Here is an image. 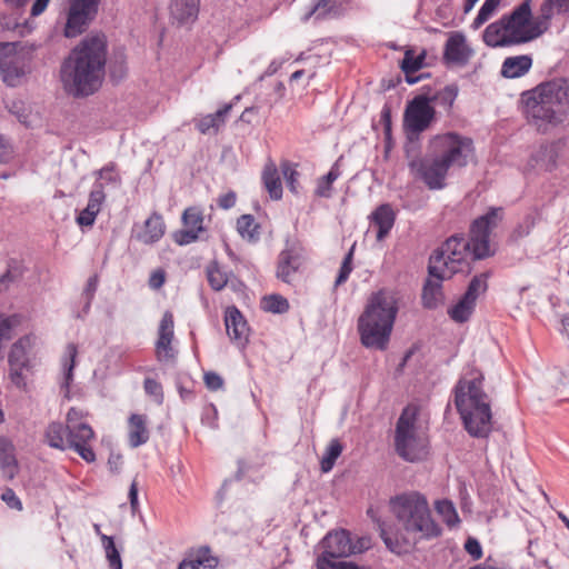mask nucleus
<instances>
[{
    "label": "nucleus",
    "mask_w": 569,
    "mask_h": 569,
    "mask_svg": "<svg viewBox=\"0 0 569 569\" xmlns=\"http://www.w3.org/2000/svg\"><path fill=\"white\" fill-rule=\"evenodd\" d=\"M390 510L398 530L389 532L379 523L380 537L386 547L397 555L410 552L418 541L441 536V527L432 519L427 498L418 491L400 493L390 499Z\"/></svg>",
    "instance_id": "obj_1"
},
{
    "label": "nucleus",
    "mask_w": 569,
    "mask_h": 569,
    "mask_svg": "<svg viewBox=\"0 0 569 569\" xmlns=\"http://www.w3.org/2000/svg\"><path fill=\"white\" fill-rule=\"evenodd\" d=\"M106 62V37L87 36L61 64L60 78L66 92L73 97L94 93L101 87Z\"/></svg>",
    "instance_id": "obj_2"
},
{
    "label": "nucleus",
    "mask_w": 569,
    "mask_h": 569,
    "mask_svg": "<svg viewBox=\"0 0 569 569\" xmlns=\"http://www.w3.org/2000/svg\"><path fill=\"white\" fill-rule=\"evenodd\" d=\"M528 122L540 132L562 123L569 110V80L552 79L521 94Z\"/></svg>",
    "instance_id": "obj_3"
},
{
    "label": "nucleus",
    "mask_w": 569,
    "mask_h": 569,
    "mask_svg": "<svg viewBox=\"0 0 569 569\" xmlns=\"http://www.w3.org/2000/svg\"><path fill=\"white\" fill-rule=\"evenodd\" d=\"M483 375L472 370L455 387V406L465 429L473 438H488L492 431L491 399L483 390Z\"/></svg>",
    "instance_id": "obj_4"
},
{
    "label": "nucleus",
    "mask_w": 569,
    "mask_h": 569,
    "mask_svg": "<svg viewBox=\"0 0 569 569\" xmlns=\"http://www.w3.org/2000/svg\"><path fill=\"white\" fill-rule=\"evenodd\" d=\"M397 313L398 301L392 290L383 288L371 293L358 318L361 343L369 349L386 350Z\"/></svg>",
    "instance_id": "obj_5"
},
{
    "label": "nucleus",
    "mask_w": 569,
    "mask_h": 569,
    "mask_svg": "<svg viewBox=\"0 0 569 569\" xmlns=\"http://www.w3.org/2000/svg\"><path fill=\"white\" fill-rule=\"evenodd\" d=\"M419 409L415 405L407 406L396 425L395 447L402 459L415 462L428 453V439L417 427Z\"/></svg>",
    "instance_id": "obj_6"
},
{
    "label": "nucleus",
    "mask_w": 569,
    "mask_h": 569,
    "mask_svg": "<svg viewBox=\"0 0 569 569\" xmlns=\"http://www.w3.org/2000/svg\"><path fill=\"white\" fill-rule=\"evenodd\" d=\"M472 140L457 133L436 136L430 141V152L449 168L465 167L472 156Z\"/></svg>",
    "instance_id": "obj_7"
},
{
    "label": "nucleus",
    "mask_w": 569,
    "mask_h": 569,
    "mask_svg": "<svg viewBox=\"0 0 569 569\" xmlns=\"http://www.w3.org/2000/svg\"><path fill=\"white\" fill-rule=\"evenodd\" d=\"M502 217V208H490L486 214L473 220L470 226L469 240H467L473 260L485 259L493 253L489 238L491 231L501 222Z\"/></svg>",
    "instance_id": "obj_8"
},
{
    "label": "nucleus",
    "mask_w": 569,
    "mask_h": 569,
    "mask_svg": "<svg viewBox=\"0 0 569 569\" xmlns=\"http://www.w3.org/2000/svg\"><path fill=\"white\" fill-rule=\"evenodd\" d=\"M430 258H438L437 264L446 272L445 276H453L469 268L472 252L463 237L452 236Z\"/></svg>",
    "instance_id": "obj_9"
},
{
    "label": "nucleus",
    "mask_w": 569,
    "mask_h": 569,
    "mask_svg": "<svg viewBox=\"0 0 569 569\" xmlns=\"http://www.w3.org/2000/svg\"><path fill=\"white\" fill-rule=\"evenodd\" d=\"M14 42L0 43V78L8 87H19L30 73L26 56L17 50Z\"/></svg>",
    "instance_id": "obj_10"
},
{
    "label": "nucleus",
    "mask_w": 569,
    "mask_h": 569,
    "mask_svg": "<svg viewBox=\"0 0 569 569\" xmlns=\"http://www.w3.org/2000/svg\"><path fill=\"white\" fill-rule=\"evenodd\" d=\"M98 8L99 0H69L63 36L76 38L83 33L94 20Z\"/></svg>",
    "instance_id": "obj_11"
},
{
    "label": "nucleus",
    "mask_w": 569,
    "mask_h": 569,
    "mask_svg": "<svg viewBox=\"0 0 569 569\" xmlns=\"http://www.w3.org/2000/svg\"><path fill=\"white\" fill-rule=\"evenodd\" d=\"M436 110L429 97L416 96L407 103L403 113V128L409 134H419L427 130L435 120Z\"/></svg>",
    "instance_id": "obj_12"
},
{
    "label": "nucleus",
    "mask_w": 569,
    "mask_h": 569,
    "mask_svg": "<svg viewBox=\"0 0 569 569\" xmlns=\"http://www.w3.org/2000/svg\"><path fill=\"white\" fill-rule=\"evenodd\" d=\"M531 0L521 2L510 14L502 16L512 38H526L521 43L530 42L539 36L533 20H531Z\"/></svg>",
    "instance_id": "obj_13"
},
{
    "label": "nucleus",
    "mask_w": 569,
    "mask_h": 569,
    "mask_svg": "<svg viewBox=\"0 0 569 569\" xmlns=\"http://www.w3.org/2000/svg\"><path fill=\"white\" fill-rule=\"evenodd\" d=\"M438 258H430L428 266L429 277L425 281L422 288L421 300L427 309H436L443 303L445 295L442 292V281L450 279L452 276H445L446 272L440 269L437 262Z\"/></svg>",
    "instance_id": "obj_14"
},
{
    "label": "nucleus",
    "mask_w": 569,
    "mask_h": 569,
    "mask_svg": "<svg viewBox=\"0 0 569 569\" xmlns=\"http://www.w3.org/2000/svg\"><path fill=\"white\" fill-rule=\"evenodd\" d=\"M306 257L303 249L297 244L284 248L278 256L276 276L282 282L292 284L301 273Z\"/></svg>",
    "instance_id": "obj_15"
},
{
    "label": "nucleus",
    "mask_w": 569,
    "mask_h": 569,
    "mask_svg": "<svg viewBox=\"0 0 569 569\" xmlns=\"http://www.w3.org/2000/svg\"><path fill=\"white\" fill-rule=\"evenodd\" d=\"M202 211L197 207H189L182 213L183 229L176 231L172 237L179 246L192 243L204 232Z\"/></svg>",
    "instance_id": "obj_16"
},
{
    "label": "nucleus",
    "mask_w": 569,
    "mask_h": 569,
    "mask_svg": "<svg viewBox=\"0 0 569 569\" xmlns=\"http://www.w3.org/2000/svg\"><path fill=\"white\" fill-rule=\"evenodd\" d=\"M323 552L318 558H325L328 562H337L335 559L348 557L356 552L348 531L339 530L329 532L322 540Z\"/></svg>",
    "instance_id": "obj_17"
},
{
    "label": "nucleus",
    "mask_w": 569,
    "mask_h": 569,
    "mask_svg": "<svg viewBox=\"0 0 569 569\" xmlns=\"http://www.w3.org/2000/svg\"><path fill=\"white\" fill-rule=\"evenodd\" d=\"M449 167L437 156L421 160L418 164V172L421 179L430 189H440L443 187V180L447 176Z\"/></svg>",
    "instance_id": "obj_18"
},
{
    "label": "nucleus",
    "mask_w": 569,
    "mask_h": 569,
    "mask_svg": "<svg viewBox=\"0 0 569 569\" xmlns=\"http://www.w3.org/2000/svg\"><path fill=\"white\" fill-rule=\"evenodd\" d=\"M523 39L525 38H512L502 18L490 23L483 32L485 43L492 48L521 44Z\"/></svg>",
    "instance_id": "obj_19"
},
{
    "label": "nucleus",
    "mask_w": 569,
    "mask_h": 569,
    "mask_svg": "<svg viewBox=\"0 0 569 569\" xmlns=\"http://www.w3.org/2000/svg\"><path fill=\"white\" fill-rule=\"evenodd\" d=\"M224 325L228 336L238 341L244 343L249 336V327L241 312L236 307H229L224 315Z\"/></svg>",
    "instance_id": "obj_20"
},
{
    "label": "nucleus",
    "mask_w": 569,
    "mask_h": 569,
    "mask_svg": "<svg viewBox=\"0 0 569 569\" xmlns=\"http://www.w3.org/2000/svg\"><path fill=\"white\" fill-rule=\"evenodd\" d=\"M0 470L8 480H12L19 471L16 447L6 436H0Z\"/></svg>",
    "instance_id": "obj_21"
},
{
    "label": "nucleus",
    "mask_w": 569,
    "mask_h": 569,
    "mask_svg": "<svg viewBox=\"0 0 569 569\" xmlns=\"http://www.w3.org/2000/svg\"><path fill=\"white\" fill-rule=\"evenodd\" d=\"M200 0H170L171 18L179 24L193 22L199 13Z\"/></svg>",
    "instance_id": "obj_22"
},
{
    "label": "nucleus",
    "mask_w": 569,
    "mask_h": 569,
    "mask_svg": "<svg viewBox=\"0 0 569 569\" xmlns=\"http://www.w3.org/2000/svg\"><path fill=\"white\" fill-rule=\"evenodd\" d=\"M532 66V58L528 54L508 57L501 66V76L508 79L526 74Z\"/></svg>",
    "instance_id": "obj_23"
},
{
    "label": "nucleus",
    "mask_w": 569,
    "mask_h": 569,
    "mask_svg": "<svg viewBox=\"0 0 569 569\" xmlns=\"http://www.w3.org/2000/svg\"><path fill=\"white\" fill-rule=\"evenodd\" d=\"M558 156L556 143L541 144L531 156L532 166L543 171H551L556 167Z\"/></svg>",
    "instance_id": "obj_24"
},
{
    "label": "nucleus",
    "mask_w": 569,
    "mask_h": 569,
    "mask_svg": "<svg viewBox=\"0 0 569 569\" xmlns=\"http://www.w3.org/2000/svg\"><path fill=\"white\" fill-rule=\"evenodd\" d=\"M166 231V224L161 214L153 212L144 222L143 230L138 234V239L146 243L151 244L159 241Z\"/></svg>",
    "instance_id": "obj_25"
},
{
    "label": "nucleus",
    "mask_w": 569,
    "mask_h": 569,
    "mask_svg": "<svg viewBox=\"0 0 569 569\" xmlns=\"http://www.w3.org/2000/svg\"><path fill=\"white\" fill-rule=\"evenodd\" d=\"M231 109L232 104L226 103L217 112L200 118L196 123L197 129L203 134L209 133L211 130L217 132L226 123L227 116Z\"/></svg>",
    "instance_id": "obj_26"
},
{
    "label": "nucleus",
    "mask_w": 569,
    "mask_h": 569,
    "mask_svg": "<svg viewBox=\"0 0 569 569\" xmlns=\"http://www.w3.org/2000/svg\"><path fill=\"white\" fill-rule=\"evenodd\" d=\"M373 223L378 227L377 239L382 240L393 227L396 214L390 204L379 206L372 213Z\"/></svg>",
    "instance_id": "obj_27"
},
{
    "label": "nucleus",
    "mask_w": 569,
    "mask_h": 569,
    "mask_svg": "<svg viewBox=\"0 0 569 569\" xmlns=\"http://www.w3.org/2000/svg\"><path fill=\"white\" fill-rule=\"evenodd\" d=\"M32 348V339L30 337H23L14 342L11 347L8 362L9 366H19L31 368L29 353Z\"/></svg>",
    "instance_id": "obj_28"
},
{
    "label": "nucleus",
    "mask_w": 569,
    "mask_h": 569,
    "mask_svg": "<svg viewBox=\"0 0 569 569\" xmlns=\"http://www.w3.org/2000/svg\"><path fill=\"white\" fill-rule=\"evenodd\" d=\"M425 58V52L419 56H415V52L411 49L406 50L403 59L400 63V68L403 71L406 81L409 84L417 83L422 78V76L413 77L412 73L417 72L423 67Z\"/></svg>",
    "instance_id": "obj_29"
},
{
    "label": "nucleus",
    "mask_w": 569,
    "mask_h": 569,
    "mask_svg": "<svg viewBox=\"0 0 569 569\" xmlns=\"http://www.w3.org/2000/svg\"><path fill=\"white\" fill-rule=\"evenodd\" d=\"M149 439V431L146 427V417L142 415H132L129 419V443L137 448L146 443Z\"/></svg>",
    "instance_id": "obj_30"
},
{
    "label": "nucleus",
    "mask_w": 569,
    "mask_h": 569,
    "mask_svg": "<svg viewBox=\"0 0 569 569\" xmlns=\"http://www.w3.org/2000/svg\"><path fill=\"white\" fill-rule=\"evenodd\" d=\"M46 442L56 449L66 450L68 445V429L61 422H51L46 429Z\"/></svg>",
    "instance_id": "obj_31"
},
{
    "label": "nucleus",
    "mask_w": 569,
    "mask_h": 569,
    "mask_svg": "<svg viewBox=\"0 0 569 569\" xmlns=\"http://www.w3.org/2000/svg\"><path fill=\"white\" fill-rule=\"evenodd\" d=\"M262 180L266 189L268 190L270 197L273 200H279L282 197V186L280 176L278 173L277 167L273 162H269L264 166L262 172Z\"/></svg>",
    "instance_id": "obj_32"
},
{
    "label": "nucleus",
    "mask_w": 569,
    "mask_h": 569,
    "mask_svg": "<svg viewBox=\"0 0 569 569\" xmlns=\"http://www.w3.org/2000/svg\"><path fill=\"white\" fill-rule=\"evenodd\" d=\"M465 39L460 34L450 37L445 47L443 57L447 61L462 63L467 60Z\"/></svg>",
    "instance_id": "obj_33"
},
{
    "label": "nucleus",
    "mask_w": 569,
    "mask_h": 569,
    "mask_svg": "<svg viewBox=\"0 0 569 569\" xmlns=\"http://www.w3.org/2000/svg\"><path fill=\"white\" fill-rule=\"evenodd\" d=\"M476 302L462 296L461 299L448 310V315L456 322H466L475 310Z\"/></svg>",
    "instance_id": "obj_34"
},
{
    "label": "nucleus",
    "mask_w": 569,
    "mask_h": 569,
    "mask_svg": "<svg viewBox=\"0 0 569 569\" xmlns=\"http://www.w3.org/2000/svg\"><path fill=\"white\" fill-rule=\"evenodd\" d=\"M207 279L214 291L222 290L228 283V274L221 270L217 261H211L206 268Z\"/></svg>",
    "instance_id": "obj_35"
},
{
    "label": "nucleus",
    "mask_w": 569,
    "mask_h": 569,
    "mask_svg": "<svg viewBox=\"0 0 569 569\" xmlns=\"http://www.w3.org/2000/svg\"><path fill=\"white\" fill-rule=\"evenodd\" d=\"M93 437L94 432L88 423L72 426L68 429L69 447H72L73 443H88Z\"/></svg>",
    "instance_id": "obj_36"
},
{
    "label": "nucleus",
    "mask_w": 569,
    "mask_h": 569,
    "mask_svg": "<svg viewBox=\"0 0 569 569\" xmlns=\"http://www.w3.org/2000/svg\"><path fill=\"white\" fill-rule=\"evenodd\" d=\"M258 229L259 224L251 214H242L237 220V230L244 239L250 241L257 240L259 236Z\"/></svg>",
    "instance_id": "obj_37"
},
{
    "label": "nucleus",
    "mask_w": 569,
    "mask_h": 569,
    "mask_svg": "<svg viewBox=\"0 0 569 569\" xmlns=\"http://www.w3.org/2000/svg\"><path fill=\"white\" fill-rule=\"evenodd\" d=\"M555 7L552 4L551 0H543V2L540 6V12L537 18L533 19L536 30L538 31L539 36L543 34L550 26V20L553 16Z\"/></svg>",
    "instance_id": "obj_38"
},
{
    "label": "nucleus",
    "mask_w": 569,
    "mask_h": 569,
    "mask_svg": "<svg viewBox=\"0 0 569 569\" xmlns=\"http://www.w3.org/2000/svg\"><path fill=\"white\" fill-rule=\"evenodd\" d=\"M342 452V445L338 439H332L320 461L321 471L329 472L332 470L336 460L340 457Z\"/></svg>",
    "instance_id": "obj_39"
},
{
    "label": "nucleus",
    "mask_w": 569,
    "mask_h": 569,
    "mask_svg": "<svg viewBox=\"0 0 569 569\" xmlns=\"http://www.w3.org/2000/svg\"><path fill=\"white\" fill-rule=\"evenodd\" d=\"M435 509L449 527H453L460 521L453 503L449 500L436 501Z\"/></svg>",
    "instance_id": "obj_40"
},
{
    "label": "nucleus",
    "mask_w": 569,
    "mask_h": 569,
    "mask_svg": "<svg viewBox=\"0 0 569 569\" xmlns=\"http://www.w3.org/2000/svg\"><path fill=\"white\" fill-rule=\"evenodd\" d=\"M340 170L338 164H333L330 171L318 181L316 193L319 197L329 198L331 196V184L339 178Z\"/></svg>",
    "instance_id": "obj_41"
},
{
    "label": "nucleus",
    "mask_w": 569,
    "mask_h": 569,
    "mask_svg": "<svg viewBox=\"0 0 569 569\" xmlns=\"http://www.w3.org/2000/svg\"><path fill=\"white\" fill-rule=\"evenodd\" d=\"M106 557L110 569H122V561L112 537L101 535Z\"/></svg>",
    "instance_id": "obj_42"
},
{
    "label": "nucleus",
    "mask_w": 569,
    "mask_h": 569,
    "mask_svg": "<svg viewBox=\"0 0 569 569\" xmlns=\"http://www.w3.org/2000/svg\"><path fill=\"white\" fill-rule=\"evenodd\" d=\"M458 96V87L456 84H449L442 90L438 91L435 96L430 97V103L433 101L446 109H450Z\"/></svg>",
    "instance_id": "obj_43"
},
{
    "label": "nucleus",
    "mask_w": 569,
    "mask_h": 569,
    "mask_svg": "<svg viewBox=\"0 0 569 569\" xmlns=\"http://www.w3.org/2000/svg\"><path fill=\"white\" fill-rule=\"evenodd\" d=\"M262 308L272 313H283L289 310V302L280 295H271L262 299Z\"/></svg>",
    "instance_id": "obj_44"
},
{
    "label": "nucleus",
    "mask_w": 569,
    "mask_h": 569,
    "mask_svg": "<svg viewBox=\"0 0 569 569\" xmlns=\"http://www.w3.org/2000/svg\"><path fill=\"white\" fill-rule=\"evenodd\" d=\"M67 356H68V360L64 361L63 366H64V381L62 383V388H64L67 390V392L69 391V386L73 379V369H74V366H76V357H77V353H78V350H77V347L74 343H69L67 346Z\"/></svg>",
    "instance_id": "obj_45"
},
{
    "label": "nucleus",
    "mask_w": 569,
    "mask_h": 569,
    "mask_svg": "<svg viewBox=\"0 0 569 569\" xmlns=\"http://www.w3.org/2000/svg\"><path fill=\"white\" fill-rule=\"evenodd\" d=\"M487 288H488L487 274L481 273V274L475 276L471 279V281L467 288V291L465 292L463 296H466L467 299H471L472 301L476 302L479 295L486 292Z\"/></svg>",
    "instance_id": "obj_46"
},
{
    "label": "nucleus",
    "mask_w": 569,
    "mask_h": 569,
    "mask_svg": "<svg viewBox=\"0 0 569 569\" xmlns=\"http://www.w3.org/2000/svg\"><path fill=\"white\" fill-rule=\"evenodd\" d=\"M501 0H486L481 6L476 19L472 22V27L475 29L480 28L485 22H487L493 12L499 7Z\"/></svg>",
    "instance_id": "obj_47"
},
{
    "label": "nucleus",
    "mask_w": 569,
    "mask_h": 569,
    "mask_svg": "<svg viewBox=\"0 0 569 569\" xmlns=\"http://www.w3.org/2000/svg\"><path fill=\"white\" fill-rule=\"evenodd\" d=\"M104 200L106 193L103 191V184L101 182H96L93 189L90 191L88 204L86 208L98 214Z\"/></svg>",
    "instance_id": "obj_48"
},
{
    "label": "nucleus",
    "mask_w": 569,
    "mask_h": 569,
    "mask_svg": "<svg viewBox=\"0 0 569 569\" xmlns=\"http://www.w3.org/2000/svg\"><path fill=\"white\" fill-rule=\"evenodd\" d=\"M173 339V317L166 312L160 321L158 340L172 342Z\"/></svg>",
    "instance_id": "obj_49"
},
{
    "label": "nucleus",
    "mask_w": 569,
    "mask_h": 569,
    "mask_svg": "<svg viewBox=\"0 0 569 569\" xmlns=\"http://www.w3.org/2000/svg\"><path fill=\"white\" fill-rule=\"evenodd\" d=\"M281 171L286 179L289 190L293 193L298 192V171L292 167L289 161H282L280 164Z\"/></svg>",
    "instance_id": "obj_50"
},
{
    "label": "nucleus",
    "mask_w": 569,
    "mask_h": 569,
    "mask_svg": "<svg viewBox=\"0 0 569 569\" xmlns=\"http://www.w3.org/2000/svg\"><path fill=\"white\" fill-rule=\"evenodd\" d=\"M13 320L11 317L0 315V360L3 358L2 349L4 343L11 339Z\"/></svg>",
    "instance_id": "obj_51"
},
{
    "label": "nucleus",
    "mask_w": 569,
    "mask_h": 569,
    "mask_svg": "<svg viewBox=\"0 0 569 569\" xmlns=\"http://www.w3.org/2000/svg\"><path fill=\"white\" fill-rule=\"evenodd\" d=\"M29 371L30 368L9 366V378L16 387L23 389L27 386V372Z\"/></svg>",
    "instance_id": "obj_52"
},
{
    "label": "nucleus",
    "mask_w": 569,
    "mask_h": 569,
    "mask_svg": "<svg viewBox=\"0 0 569 569\" xmlns=\"http://www.w3.org/2000/svg\"><path fill=\"white\" fill-rule=\"evenodd\" d=\"M352 258H353V247H351V249L346 254V257L341 263L339 274L335 282L336 287H339L340 284L345 283L347 281V279L349 278V276L352 271Z\"/></svg>",
    "instance_id": "obj_53"
},
{
    "label": "nucleus",
    "mask_w": 569,
    "mask_h": 569,
    "mask_svg": "<svg viewBox=\"0 0 569 569\" xmlns=\"http://www.w3.org/2000/svg\"><path fill=\"white\" fill-rule=\"evenodd\" d=\"M339 10V4L337 0H318L312 11L308 14L311 16L313 13H318V16H326L329 13H337Z\"/></svg>",
    "instance_id": "obj_54"
},
{
    "label": "nucleus",
    "mask_w": 569,
    "mask_h": 569,
    "mask_svg": "<svg viewBox=\"0 0 569 569\" xmlns=\"http://www.w3.org/2000/svg\"><path fill=\"white\" fill-rule=\"evenodd\" d=\"M143 388L146 393L149 396H152L154 400L159 403L162 402L163 399V392H162V386L152 378H146L143 382Z\"/></svg>",
    "instance_id": "obj_55"
},
{
    "label": "nucleus",
    "mask_w": 569,
    "mask_h": 569,
    "mask_svg": "<svg viewBox=\"0 0 569 569\" xmlns=\"http://www.w3.org/2000/svg\"><path fill=\"white\" fill-rule=\"evenodd\" d=\"M156 352L159 361H169L174 358V351L170 342L157 340Z\"/></svg>",
    "instance_id": "obj_56"
},
{
    "label": "nucleus",
    "mask_w": 569,
    "mask_h": 569,
    "mask_svg": "<svg viewBox=\"0 0 569 569\" xmlns=\"http://www.w3.org/2000/svg\"><path fill=\"white\" fill-rule=\"evenodd\" d=\"M0 498L9 508L18 511L22 510V502L11 488H6Z\"/></svg>",
    "instance_id": "obj_57"
},
{
    "label": "nucleus",
    "mask_w": 569,
    "mask_h": 569,
    "mask_svg": "<svg viewBox=\"0 0 569 569\" xmlns=\"http://www.w3.org/2000/svg\"><path fill=\"white\" fill-rule=\"evenodd\" d=\"M79 453V456L86 460L87 462H93L96 460V455L88 443H73L72 447H69Z\"/></svg>",
    "instance_id": "obj_58"
},
{
    "label": "nucleus",
    "mask_w": 569,
    "mask_h": 569,
    "mask_svg": "<svg viewBox=\"0 0 569 569\" xmlns=\"http://www.w3.org/2000/svg\"><path fill=\"white\" fill-rule=\"evenodd\" d=\"M84 417L86 413L82 410L71 408L67 413V429L71 428L72 426L83 425L84 422L82 420Z\"/></svg>",
    "instance_id": "obj_59"
},
{
    "label": "nucleus",
    "mask_w": 569,
    "mask_h": 569,
    "mask_svg": "<svg viewBox=\"0 0 569 569\" xmlns=\"http://www.w3.org/2000/svg\"><path fill=\"white\" fill-rule=\"evenodd\" d=\"M97 216L98 214L91 211L90 209L84 208L78 214L77 223L81 227H91L94 223Z\"/></svg>",
    "instance_id": "obj_60"
},
{
    "label": "nucleus",
    "mask_w": 569,
    "mask_h": 569,
    "mask_svg": "<svg viewBox=\"0 0 569 569\" xmlns=\"http://www.w3.org/2000/svg\"><path fill=\"white\" fill-rule=\"evenodd\" d=\"M466 551L473 558L480 559L482 556V549L479 541L475 538H468L465 543Z\"/></svg>",
    "instance_id": "obj_61"
},
{
    "label": "nucleus",
    "mask_w": 569,
    "mask_h": 569,
    "mask_svg": "<svg viewBox=\"0 0 569 569\" xmlns=\"http://www.w3.org/2000/svg\"><path fill=\"white\" fill-rule=\"evenodd\" d=\"M98 176L101 180L107 182H117L119 180V176L116 172L114 164H108L98 171Z\"/></svg>",
    "instance_id": "obj_62"
},
{
    "label": "nucleus",
    "mask_w": 569,
    "mask_h": 569,
    "mask_svg": "<svg viewBox=\"0 0 569 569\" xmlns=\"http://www.w3.org/2000/svg\"><path fill=\"white\" fill-rule=\"evenodd\" d=\"M204 383L210 390H218L222 387L223 380L216 372H208L204 375Z\"/></svg>",
    "instance_id": "obj_63"
},
{
    "label": "nucleus",
    "mask_w": 569,
    "mask_h": 569,
    "mask_svg": "<svg viewBox=\"0 0 569 569\" xmlns=\"http://www.w3.org/2000/svg\"><path fill=\"white\" fill-rule=\"evenodd\" d=\"M166 281V272L162 269L154 270L149 278V286L152 289H160Z\"/></svg>",
    "instance_id": "obj_64"
}]
</instances>
